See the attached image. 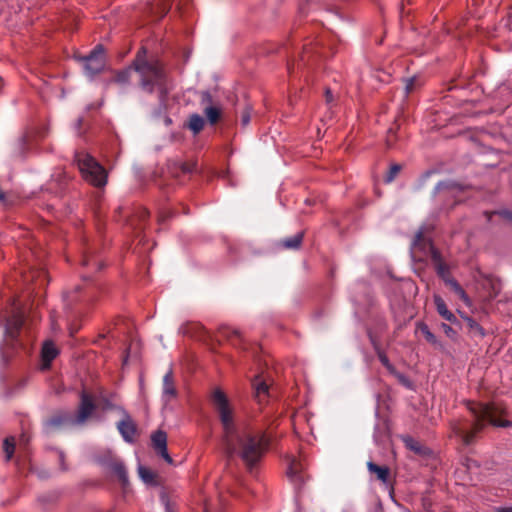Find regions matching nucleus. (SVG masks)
<instances>
[{
  "label": "nucleus",
  "mask_w": 512,
  "mask_h": 512,
  "mask_svg": "<svg viewBox=\"0 0 512 512\" xmlns=\"http://www.w3.org/2000/svg\"><path fill=\"white\" fill-rule=\"evenodd\" d=\"M418 251H423L426 256H430L438 275L446 283V279H452L449 275L448 266L443 262L440 253L433 247L430 240L424 235V228H421L413 241L412 244V255L418 260H422L421 256L417 255Z\"/></svg>",
  "instance_id": "4"
},
{
  "label": "nucleus",
  "mask_w": 512,
  "mask_h": 512,
  "mask_svg": "<svg viewBox=\"0 0 512 512\" xmlns=\"http://www.w3.org/2000/svg\"><path fill=\"white\" fill-rule=\"evenodd\" d=\"M416 82H417V79L414 77L407 79L406 86H405L406 93H410L411 91H413Z\"/></svg>",
  "instance_id": "33"
},
{
  "label": "nucleus",
  "mask_w": 512,
  "mask_h": 512,
  "mask_svg": "<svg viewBox=\"0 0 512 512\" xmlns=\"http://www.w3.org/2000/svg\"><path fill=\"white\" fill-rule=\"evenodd\" d=\"M138 473H139L140 478L145 483H147V484L154 483L155 475H154V473L150 469H148V468H146V467H144L142 465H139Z\"/></svg>",
  "instance_id": "26"
},
{
  "label": "nucleus",
  "mask_w": 512,
  "mask_h": 512,
  "mask_svg": "<svg viewBox=\"0 0 512 512\" xmlns=\"http://www.w3.org/2000/svg\"><path fill=\"white\" fill-rule=\"evenodd\" d=\"M83 265H88V260H86V259H85V260L83 261Z\"/></svg>",
  "instance_id": "43"
},
{
  "label": "nucleus",
  "mask_w": 512,
  "mask_h": 512,
  "mask_svg": "<svg viewBox=\"0 0 512 512\" xmlns=\"http://www.w3.org/2000/svg\"><path fill=\"white\" fill-rule=\"evenodd\" d=\"M57 355L58 350L55 345L50 341L45 342L42 347V369H48L50 367V363Z\"/></svg>",
  "instance_id": "15"
},
{
  "label": "nucleus",
  "mask_w": 512,
  "mask_h": 512,
  "mask_svg": "<svg viewBox=\"0 0 512 512\" xmlns=\"http://www.w3.org/2000/svg\"><path fill=\"white\" fill-rule=\"evenodd\" d=\"M26 443H27V439H26V437H25V436H22V437H21V440H20V445H21V444H26Z\"/></svg>",
  "instance_id": "41"
},
{
  "label": "nucleus",
  "mask_w": 512,
  "mask_h": 512,
  "mask_svg": "<svg viewBox=\"0 0 512 512\" xmlns=\"http://www.w3.org/2000/svg\"><path fill=\"white\" fill-rule=\"evenodd\" d=\"M242 124L246 126L250 122V111L246 110L241 117Z\"/></svg>",
  "instance_id": "34"
},
{
  "label": "nucleus",
  "mask_w": 512,
  "mask_h": 512,
  "mask_svg": "<svg viewBox=\"0 0 512 512\" xmlns=\"http://www.w3.org/2000/svg\"><path fill=\"white\" fill-rule=\"evenodd\" d=\"M442 328L445 332L446 335H448L449 337H452L455 335V331L447 324H442Z\"/></svg>",
  "instance_id": "35"
},
{
  "label": "nucleus",
  "mask_w": 512,
  "mask_h": 512,
  "mask_svg": "<svg viewBox=\"0 0 512 512\" xmlns=\"http://www.w3.org/2000/svg\"><path fill=\"white\" fill-rule=\"evenodd\" d=\"M417 329L423 334V336L425 337L427 342H429L432 345L437 344L436 336L430 331V329L428 328V326L426 324L418 323Z\"/></svg>",
  "instance_id": "24"
},
{
  "label": "nucleus",
  "mask_w": 512,
  "mask_h": 512,
  "mask_svg": "<svg viewBox=\"0 0 512 512\" xmlns=\"http://www.w3.org/2000/svg\"><path fill=\"white\" fill-rule=\"evenodd\" d=\"M501 216H503L506 219L512 220V212L509 211H501L498 212Z\"/></svg>",
  "instance_id": "37"
},
{
  "label": "nucleus",
  "mask_w": 512,
  "mask_h": 512,
  "mask_svg": "<svg viewBox=\"0 0 512 512\" xmlns=\"http://www.w3.org/2000/svg\"><path fill=\"white\" fill-rule=\"evenodd\" d=\"M201 102L202 104H209L211 102V95L208 92H203Z\"/></svg>",
  "instance_id": "36"
},
{
  "label": "nucleus",
  "mask_w": 512,
  "mask_h": 512,
  "mask_svg": "<svg viewBox=\"0 0 512 512\" xmlns=\"http://www.w3.org/2000/svg\"><path fill=\"white\" fill-rule=\"evenodd\" d=\"M378 358L380 362L383 364V366L392 374L395 373V367L390 363L388 357L386 354L382 351L377 352Z\"/></svg>",
  "instance_id": "29"
},
{
  "label": "nucleus",
  "mask_w": 512,
  "mask_h": 512,
  "mask_svg": "<svg viewBox=\"0 0 512 512\" xmlns=\"http://www.w3.org/2000/svg\"><path fill=\"white\" fill-rule=\"evenodd\" d=\"M204 113L211 124H215L220 117V110L215 106H207Z\"/></svg>",
  "instance_id": "25"
},
{
  "label": "nucleus",
  "mask_w": 512,
  "mask_h": 512,
  "mask_svg": "<svg viewBox=\"0 0 512 512\" xmlns=\"http://www.w3.org/2000/svg\"><path fill=\"white\" fill-rule=\"evenodd\" d=\"M255 398L259 403H263L269 396V385L262 375H256L252 381Z\"/></svg>",
  "instance_id": "13"
},
{
  "label": "nucleus",
  "mask_w": 512,
  "mask_h": 512,
  "mask_svg": "<svg viewBox=\"0 0 512 512\" xmlns=\"http://www.w3.org/2000/svg\"><path fill=\"white\" fill-rule=\"evenodd\" d=\"M219 337L229 340L234 346H238L243 342L240 332L231 327L221 328L219 330Z\"/></svg>",
  "instance_id": "17"
},
{
  "label": "nucleus",
  "mask_w": 512,
  "mask_h": 512,
  "mask_svg": "<svg viewBox=\"0 0 512 512\" xmlns=\"http://www.w3.org/2000/svg\"><path fill=\"white\" fill-rule=\"evenodd\" d=\"M76 161L83 178L96 187H103L107 182V173L92 156L80 152L76 154Z\"/></svg>",
  "instance_id": "5"
},
{
  "label": "nucleus",
  "mask_w": 512,
  "mask_h": 512,
  "mask_svg": "<svg viewBox=\"0 0 512 512\" xmlns=\"http://www.w3.org/2000/svg\"><path fill=\"white\" fill-rule=\"evenodd\" d=\"M153 448L168 463L173 464V459L167 451V435L164 431L158 430L151 436Z\"/></svg>",
  "instance_id": "9"
},
{
  "label": "nucleus",
  "mask_w": 512,
  "mask_h": 512,
  "mask_svg": "<svg viewBox=\"0 0 512 512\" xmlns=\"http://www.w3.org/2000/svg\"><path fill=\"white\" fill-rule=\"evenodd\" d=\"M24 324V314L20 309L13 310L12 314L5 319L4 333L7 341H15Z\"/></svg>",
  "instance_id": "7"
},
{
  "label": "nucleus",
  "mask_w": 512,
  "mask_h": 512,
  "mask_svg": "<svg viewBox=\"0 0 512 512\" xmlns=\"http://www.w3.org/2000/svg\"><path fill=\"white\" fill-rule=\"evenodd\" d=\"M84 70L86 75L93 77L101 72L105 66L104 50L101 46H96L91 53L83 58Z\"/></svg>",
  "instance_id": "6"
},
{
  "label": "nucleus",
  "mask_w": 512,
  "mask_h": 512,
  "mask_svg": "<svg viewBox=\"0 0 512 512\" xmlns=\"http://www.w3.org/2000/svg\"><path fill=\"white\" fill-rule=\"evenodd\" d=\"M133 70L139 76L141 89L148 93L157 92L160 107L165 109L167 107V95L172 87L162 65L158 61H147L139 52L133 63V68H127L119 72L116 76V82L127 83Z\"/></svg>",
  "instance_id": "2"
},
{
  "label": "nucleus",
  "mask_w": 512,
  "mask_h": 512,
  "mask_svg": "<svg viewBox=\"0 0 512 512\" xmlns=\"http://www.w3.org/2000/svg\"><path fill=\"white\" fill-rule=\"evenodd\" d=\"M446 284L467 306L471 305L468 295L455 279H446Z\"/></svg>",
  "instance_id": "20"
},
{
  "label": "nucleus",
  "mask_w": 512,
  "mask_h": 512,
  "mask_svg": "<svg viewBox=\"0 0 512 512\" xmlns=\"http://www.w3.org/2000/svg\"><path fill=\"white\" fill-rule=\"evenodd\" d=\"M108 467L111 470V472L114 473L123 484L127 482V472L122 462L114 460L108 464Z\"/></svg>",
  "instance_id": "21"
},
{
  "label": "nucleus",
  "mask_w": 512,
  "mask_h": 512,
  "mask_svg": "<svg viewBox=\"0 0 512 512\" xmlns=\"http://www.w3.org/2000/svg\"><path fill=\"white\" fill-rule=\"evenodd\" d=\"M468 409L474 416L473 425L468 420H457L451 425L453 433L466 445L472 443L475 434L484 428L486 422L496 427H512V421L500 419L506 410L498 403H469Z\"/></svg>",
  "instance_id": "3"
},
{
  "label": "nucleus",
  "mask_w": 512,
  "mask_h": 512,
  "mask_svg": "<svg viewBox=\"0 0 512 512\" xmlns=\"http://www.w3.org/2000/svg\"><path fill=\"white\" fill-rule=\"evenodd\" d=\"M434 303H435L437 312L439 313V315L442 318L449 321L450 323L457 322L456 316L447 308L444 300L439 295L434 296Z\"/></svg>",
  "instance_id": "16"
},
{
  "label": "nucleus",
  "mask_w": 512,
  "mask_h": 512,
  "mask_svg": "<svg viewBox=\"0 0 512 512\" xmlns=\"http://www.w3.org/2000/svg\"><path fill=\"white\" fill-rule=\"evenodd\" d=\"M205 512H208L207 510H205Z\"/></svg>",
  "instance_id": "44"
},
{
  "label": "nucleus",
  "mask_w": 512,
  "mask_h": 512,
  "mask_svg": "<svg viewBox=\"0 0 512 512\" xmlns=\"http://www.w3.org/2000/svg\"><path fill=\"white\" fill-rule=\"evenodd\" d=\"M177 396V391L173 382L172 371H168L163 378V399L169 402Z\"/></svg>",
  "instance_id": "14"
},
{
  "label": "nucleus",
  "mask_w": 512,
  "mask_h": 512,
  "mask_svg": "<svg viewBox=\"0 0 512 512\" xmlns=\"http://www.w3.org/2000/svg\"><path fill=\"white\" fill-rule=\"evenodd\" d=\"M405 447L416 454L424 455L426 453V448L416 439L411 436L404 435L401 437Z\"/></svg>",
  "instance_id": "18"
},
{
  "label": "nucleus",
  "mask_w": 512,
  "mask_h": 512,
  "mask_svg": "<svg viewBox=\"0 0 512 512\" xmlns=\"http://www.w3.org/2000/svg\"><path fill=\"white\" fill-rule=\"evenodd\" d=\"M397 379L398 381L404 385L405 387L407 388H412V383L411 381L402 373H399L395 370V373H392Z\"/></svg>",
  "instance_id": "32"
},
{
  "label": "nucleus",
  "mask_w": 512,
  "mask_h": 512,
  "mask_svg": "<svg viewBox=\"0 0 512 512\" xmlns=\"http://www.w3.org/2000/svg\"><path fill=\"white\" fill-rule=\"evenodd\" d=\"M188 127L194 134H197L204 127V119L198 114H193L190 116Z\"/></svg>",
  "instance_id": "22"
},
{
  "label": "nucleus",
  "mask_w": 512,
  "mask_h": 512,
  "mask_svg": "<svg viewBox=\"0 0 512 512\" xmlns=\"http://www.w3.org/2000/svg\"><path fill=\"white\" fill-rule=\"evenodd\" d=\"M143 5L148 13L158 19H161L171 7L169 0H146Z\"/></svg>",
  "instance_id": "11"
},
{
  "label": "nucleus",
  "mask_w": 512,
  "mask_h": 512,
  "mask_svg": "<svg viewBox=\"0 0 512 512\" xmlns=\"http://www.w3.org/2000/svg\"><path fill=\"white\" fill-rule=\"evenodd\" d=\"M467 322H468L470 330L473 333L478 334L481 337H483L485 335L484 329L475 320H473L472 318H467Z\"/></svg>",
  "instance_id": "31"
},
{
  "label": "nucleus",
  "mask_w": 512,
  "mask_h": 512,
  "mask_svg": "<svg viewBox=\"0 0 512 512\" xmlns=\"http://www.w3.org/2000/svg\"><path fill=\"white\" fill-rule=\"evenodd\" d=\"M117 428L126 442L132 443L134 441L137 428L136 424L129 415H124L123 419L118 422Z\"/></svg>",
  "instance_id": "12"
},
{
  "label": "nucleus",
  "mask_w": 512,
  "mask_h": 512,
  "mask_svg": "<svg viewBox=\"0 0 512 512\" xmlns=\"http://www.w3.org/2000/svg\"><path fill=\"white\" fill-rule=\"evenodd\" d=\"M160 500L165 507V512H175L174 503L170 500L169 496L165 492H161Z\"/></svg>",
  "instance_id": "30"
},
{
  "label": "nucleus",
  "mask_w": 512,
  "mask_h": 512,
  "mask_svg": "<svg viewBox=\"0 0 512 512\" xmlns=\"http://www.w3.org/2000/svg\"><path fill=\"white\" fill-rule=\"evenodd\" d=\"M61 422H62V421H61L60 419H58V418H53V419H51V420H50L49 424H50V425H55V426H56V425H59Z\"/></svg>",
  "instance_id": "39"
},
{
  "label": "nucleus",
  "mask_w": 512,
  "mask_h": 512,
  "mask_svg": "<svg viewBox=\"0 0 512 512\" xmlns=\"http://www.w3.org/2000/svg\"><path fill=\"white\" fill-rule=\"evenodd\" d=\"M497 512H512V506L499 508V509H497Z\"/></svg>",
  "instance_id": "40"
},
{
  "label": "nucleus",
  "mask_w": 512,
  "mask_h": 512,
  "mask_svg": "<svg viewBox=\"0 0 512 512\" xmlns=\"http://www.w3.org/2000/svg\"><path fill=\"white\" fill-rule=\"evenodd\" d=\"M305 465L302 461L292 458L289 461L287 475L290 480L297 486L304 484L306 475L304 473Z\"/></svg>",
  "instance_id": "10"
},
{
  "label": "nucleus",
  "mask_w": 512,
  "mask_h": 512,
  "mask_svg": "<svg viewBox=\"0 0 512 512\" xmlns=\"http://www.w3.org/2000/svg\"><path fill=\"white\" fill-rule=\"evenodd\" d=\"M223 430V446L229 456H238L252 470L269 449L272 436L268 431L254 428L245 421H237L234 408L220 389L211 396Z\"/></svg>",
  "instance_id": "1"
},
{
  "label": "nucleus",
  "mask_w": 512,
  "mask_h": 512,
  "mask_svg": "<svg viewBox=\"0 0 512 512\" xmlns=\"http://www.w3.org/2000/svg\"><path fill=\"white\" fill-rule=\"evenodd\" d=\"M15 439L13 437L6 438L3 443V449L5 452L6 460H10L14 454L15 450Z\"/></svg>",
  "instance_id": "27"
},
{
  "label": "nucleus",
  "mask_w": 512,
  "mask_h": 512,
  "mask_svg": "<svg viewBox=\"0 0 512 512\" xmlns=\"http://www.w3.org/2000/svg\"><path fill=\"white\" fill-rule=\"evenodd\" d=\"M147 213L145 211H142V214H141V217L144 218L146 217Z\"/></svg>",
  "instance_id": "42"
},
{
  "label": "nucleus",
  "mask_w": 512,
  "mask_h": 512,
  "mask_svg": "<svg viewBox=\"0 0 512 512\" xmlns=\"http://www.w3.org/2000/svg\"><path fill=\"white\" fill-rule=\"evenodd\" d=\"M400 170H401V166L399 164L391 165L389 171L387 172V174L385 176V182L391 183L396 178V176L398 175Z\"/></svg>",
  "instance_id": "28"
},
{
  "label": "nucleus",
  "mask_w": 512,
  "mask_h": 512,
  "mask_svg": "<svg viewBox=\"0 0 512 512\" xmlns=\"http://www.w3.org/2000/svg\"><path fill=\"white\" fill-rule=\"evenodd\" d=\"M325 98H326V102L329 104L331 101H332V93L330 91V89H327L326 90V93H325Z\"/></svg>",
  "instance_id": "38"
},
{
  "label": "nucleus",
  "mask_w": 512,
  "mask_h": 512,
  "mask_svg": "<svg viewBox=\"0 0 512 512\" xmlns=\"http://www.w3.org/2000/svg\"><path fill=\"white\" fill-rule=\"evenodd\" d=\"M367 467L370 473L376 475L377 479L386 483L389 478V469L386 466H379L373 462H368Z\"/></svg>",
  "instance_id": "19"
},
{
  "label": "nucleus",
  "mask_w": 512,
  "mask_h": 512,
  "mask_svg": "<svg viewBox=\"0 0 512 512\" xmlns=\"http://www.w3.org/2000/svg\"><path fill=\"white\" fill-rule=\"evenodd\" d=\"M303 233H297L294 236L287 238L283 241V246L287 249H297L302 242Z\"/></svg>",
  "instance_id": "23"
},
{
  "label": "nucleus",
  "mask_w": 512,
  "mask_h": 512,
  "mask_svg": "<svg viewBox=\"0 0 512 512\" xmlns=\"http://www.w3.org/2000/svg\"><path fill=\"white\" fill-rule=\"evenodd\" d=\"M95 410V405L93 403L92 398L87 393L83 392L81 395V403L77 412V415L74 419L70 421L73 424H83L86 420L92 415Z\"/></svg>",
  "instance_id": "8"
}]
</instances>
